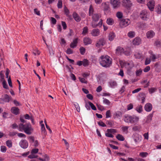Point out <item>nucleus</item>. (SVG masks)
I'll return each instance as SVG.
<instances>
[{
	"label": "nucleus",
	"mask_w": 161,
	"mask_h": 161,
	"mask_svg": "<svg viewBox=\"0 0 161 161\" xmlns=\"http://www.w3.org/2000/svg\"><path fill=\"white\" fill-rule=\"evenodd\" d=\"M100 64L105 67H109L112 64V59L107 55L101 56L99 59Z\"/></svg>",
	"instance_id": "nucleus-1"
},
{
	"label": "nucleus",
	"mask_w": 161,
	"mask_h": 161,
	"mask_svg": "<svg viewBox=\"0 0 161 161\" xmlns=\"http://www.w3.org/2000/svg\"><path fill=\"white\" fill-rule=\"evenodd\" d=\"M123 119L124 121L126 123L136 124L138 122L139 118L135 115H130L125 114L124 116Z\"/></svg>",
	"instance_id": "nucleus-2"
},
{
	"label": "nucleus",
	"mask_w": 161,
	"mask_h": 161,
	"mask_svg": "<svg viewBox=\"0 0 161 161\" xmlns=\"http://www.w3.org/2000/svg\"><path fill=\"white\" fill-rule=\"evenodd\" d=\"M18 129L19 131H24L25 133L28 135L31 134L33 131V129L30 124L24 125L20 123L19 125Z\"/></svg>",
	"instance_id": "nucleus-3"
},
{
	"label": "nucleus",
	"mask_w": 161,
	"mask_h": 161,
	"mask_svg": "<svg viewBox=\"0 0 161 161\" xmlns=\"http://www.w3.org/2000/svg\"><path fill=\"white\" fill-rule=\"evenodd\" d=\"M131 138L136 144H138L142 140V136L136 133L133 134Z\"/></svg>",
	"instance_id": "nucleus-4"
},
{
	"label": "nucleus",
	"mask_w": 161,
	"mask_h": 161,
	"mask_svg": "<svg viewBox=\"0 0 161 161\" xmlns=\"http://www.w3.org/2000/svg\"><path fill=\"white\" fill-rule=\"evenodd\" d=\"M110 2L113 8L114 9L119 8L121 4L120 0H110Z\"/></svg>",
	"instance_id": "nucleus-5"
},
{
	"label": "nucleus",
	"mask_w": 161,
	"mask_h": 161,
	"mask_svg": "<svg viewBox=\"0 0 161 161\" xmlns=\"http://www.w3.org/2000/svg\"><path fill=\"white\" fill-rule=\"evenodd\" d=\"M28 139L30 142L35 147H37L39 145L38 141L32 136H30L28 137Z\"/></svg>",
	"instance_id": "nucleus-6"
},
{
	"label": "nucleus",
	"mask_w": 161,
	"mask_h": 161,
	"mask_svg": "<svg viewBox=\"0 0 161 161\" xmlns=\"http://www.w3.org/2000/svg\"><path fill=\"white\" fill-rule=\"evenodd\" d=\"M130 23V20L128 19H122L119 23L121 27L124 28L128 26Z\"/></svg>",
	"instance_id": "nucleus-7"
},
{
	"label": "nucleus",
	"mask_w": 161,
	"mask_h": 161,
	"mask_svg": "<svg viewBox=\"0 0 161 161\" xmlns=\"http://www.w3.org/2000/svg\"><path fill=\"white\" fill-rule=\"evenodd\" d=\"M39 149L38 148L33 149L31 151V154L28 156V158L31 159L37 158L38 156L36 154L38 153Z\"/></svg>",
	"instance_id": "nucleus-8"
},
{
	"label": "nucleus",
	"mask_w": 161,
	"mask_h": 161,
	"mask_svg": "<svg viewBox=\"0 0 161 161\" xmlns=\"http://www.w3.org/2000/svg\"><path fill=\"white\" fill-rule=\"evenodd\" d=\"M19 146L23 149L27 148L28 146V143L25 140H21L19 143Z\"/></svg>",
	"instance_id": "nucleus-9"
},
{
	"label": "nucleus",
	"mask_w": 161,
	"mask_h": 161,
	"mask_svg": "<svg viewBox=\"0 0 161 161\" xmlns=\"http://www.w3.org/2000/svg\"><path fill=\"white\" fill-rule=\"evenodd\" d=\"M148 13L146 10H143L140 13V16L143 20H146L148 17Z\"/></svg>",
	"instance_id": "nucleus-10"
},
{
	"label": "nucleus",
	"mask_w": 161,
	"mask_h": 161,
	"mask_svg": "<svg viewBox=\"0 0 161 161\" xmlns=\"http://www.w3.org/2000/svg\"><path fill=\"white\" fill-rule=\"evenodd\" d=\"M123 5L125 7L129 8L132 6V3L130 0H122Z\"/></svg>",
	"instance_id": "nucleus-11"
},
{
	"label": "nucleus",
	"mask_w": 161,
	"mask_h": 161,
	"mask_svg": "<svg viewBox=\"0 0 161 161\" xmlns=\"http://www.w3.org/2000/svg\"><path fill=\"white\" fill-rule=\"evenodd\" d=\"M105 43V41L103 38L100 39L96 43V46L97 47H100L103 46Z\"/></svg>",
	"instance_id": "nucleus-12"
},
{
	"label": "nucleus",
	"mask_w": 161,
	"mask_h": 161,
	"mask_svg": "<svg viewBox=\"0 0 161 161\" xmlns=\"http://www.w3.org/2000/svg\"><path fill=\"white\" fill-rule=\"evenodd\" d=\"M12 99L11 96H9L7 94H4L2 96V97L0 99V100H3L5 102L8 103Z\"/></svg>",
	"instance_id": "nucleus-13"
},
{
	"label": "nucleus",
	"mask_w": 161,
	"mask_h": 161,
	"mask_svg": "<svg viewBox=\"0 0 161 161\" xmlns=\"http://www.w3.org/2000/svg\"><path fill=\"white\" fill-rule=\"evenodd\" d=\"M142 43L141 38L138 37L135 38L132 41V43L134 45H138Z\"/></svg>",
	"instance_id": "nucleus-14"
},
{
	"label": "nucleus",
	"mask_w": 161,
	"mask_h": 161,
	"mask_svg": "<svg viewBox=\"0 0 161 161\" xmlns=\"http://www.w3.org/2000/svg\"><path fill=\"white\" fill-rule=\"evenodd\" d=\"M147 5L151 11H153L155 6V2L153 0L150 1L147 4Z\"/></svg>",
	"instance_id": "nucleus-15"
},
{
	"label": "nucleus",
	"mask_w": 161,
	"mask_h": 161,
	"mask_svg": "<svg viewBox=\"0 0 161 161\" xmlns=\"http://www.w3.org/2000/svg\"><path fill=\"white\" fill-rule=\"evenodd\" d=\"M93 21H97L99 18L101 17V14L100 13H95L91 16Z\"/></svg>",
	"instance_id": "nucleus-16"
},
{
	"label": "nucleus",
	"mask_w": 161,
	"mask_h": 161,
	"mask_svg": "<svg viewBox=\"0 0 161 161\" xmlns=\"http://www.w3.org/2000/svg\"><path fill=\"white\" fill-rule=\"evenodd\" d=\"M155 35V33L152 30L148 31L146 33V36L147 38L151 39L154 37Z\"/></svg>",
	"instance_id": "nucleus-17"
},
{
	"label": "nucleus",
	"mask_w": 161,
	"mask_h": 161,
	"mask_svg": "<svg viewBox=\"0 0 161 161\" xmlns=\"http://www.w3.org/2000/svg\"><path fill=\"white\" fill-rule=\"evenodd\" d=\"M125 67L127 69L130 70L134 66V64L132 62H130L129 63H126L125 64Z\"/></svg>",
	"instance_id": "nucleus-18"
},
{
	"label": "nucleus",
	"mask_w": 161,
	"mask_h": 161,
	"mask_svg": "<svg viewBox=\"0 0 161 161\" xmlns=\"http://www.w3.org/2000/svg\"><path fill=\"white\" fill-rule=\"evenodd\" d=\"M152 104L150 103H147L144 106L145 110L148 112L151 111L152 110Z\"/></svg>",
	"instance_id": "nucleus-19"
},
{
	"label": "nucleus",
	"mask_w": 161,
	"mask_h": 161,
	"mask_svg": "<svg viewBox=\"0 0 161 161\" xmlns=\"http://www.w3.org/2000/svg\"><path fill=\"white\" fill-rule=\"evenodd\" d=\"M91 33L93 36H98L100 35V30L98 29H94L92 31Z\"/></svg>",
	"instance_id": "nucleus-20"
},
{
	"label": "nucleus",
	"mask_w": 161,
	"mask_h": 161,
	"mask_svg": "<svg viewBox=\"0 0 161 161\" xmlns=\"http://www.w3.org/2000/svg\"><path fill=\"white\" fill-rule=\"evenodd\" d=\"M109 86L110 87L114 88L117 86V83L115 81L111 80L108 82Z\"/></svg>",
	"instance_id": "nucleus-21"
},
{
	"label": "nucleus",
	"mask_w": 161,
	"mask_h": 161,
	"mask_svg": "<svg viewBox=\"0 0 161 161\" xmlns=\"http://www.w3.org/2000/svg\"><path fill=\"white\" fill-rule=\"evenodd\" d=\"M11 111L12 113L15 115L19 114V109L18 108L16 107H12L11 108Z\"/></svg>",
	"instance_id": "nucleus-22"
},
{
	"label": "nucleus",
	"mask_w": 161,
	"mask_h": 161,
	"mask_svg": "<svg viewBox=\"0 0 161 161\" xmlns=\"http://www.w3.org/2000/svg\"><path fill=\"white\" fill-rule=\"evenodd\" d=\"M124 52V49L121 47H118L116 50V53L117 54L120 55Z\"/></svg>",
	"instance_id": "nucleus-23"
},
{
	"label": "nucleus",
	"mask_w": 161,
	"mask_h": 161,
	"mask_svg": "<svg viewBox=\"0 0 161 161\" xmlns=\"http://www.w3.org/2000/svg\"><path fill=\"white\" fill-rule=\"evenodd\" d=\"M73 16L76 21L79 22L81 20L80 18L77 13H74L73 14Z\"/></svg>",
	"instance_id": "nucleus-24"
},
{
	"label": "nucleus",
	"mask_w": 161,
	"mask_h": 161,
	"mask_svg": "<svg viewBox=\"0 0 161 161\" xmlns=\"http://www.w3.org/2000/svg\"><path fill=\"white\" fill-rule=\"evenodd\" d=\"M115 37V34L113 32H110L108 35V39L110 41H112L113 40Z\"/></svg>",
	"instance_id": "nucleus-25"
},
{
	"label": "nucleus",
	"mask_w": 161,
	"mask_h": 161,
	"mask_svg": "<svg viewBox=\"0 0 161 161\" xmlns=\"http://www.w3.org/2000/svg\"><path fill=\"white\" fill-rule=\"evenodd\" d=\"M77 43V38L74 39L72 42L70 44V46L71 48H74L75 47Z\"/></svg>",
	"instance_id": "nucleus-26"
},
{
	"label": "nucleus",
	"mask_w": 161,
	"mask_h": 161,
	"mask_svg": "<svg viewBox=\"0 0 161 161\" xmlns=\"http://www.w3.org/2000/svg\"><path fill=\"white\" fill-rule=\"evenodd\" d=\"M84 42L85 45H87L91 43L92 40L89 38L86 37L84 39Z\"/></svg>",
	"instance_id": "nucleus-27"
},
{
	"label": "nucleus",
	"mask_w": 161,
	"mask_h": 161,
	"mask_svg": "<svg viewBox=\"0 0 161 161\" xmlns=\"http://www.w3.org/2000/svg\"><path fill=\"white\" fill-rule=\"evenodd\" d=\"M134 55L136 58L140 59L142 56V54L140 52H137L135 53Z\"/></svg>",
	"instance_id": "nucleus-28"
},
{
	"label": "nucleus",
	"mask_w": 161,
	"mask_h": 161,
	"mask_svg": "<svg viewBox=\"0 0 161 161\" xmlns=\"http://www.w3.org/2000/svg\"><path fill=\"white\" fill-rule=\"evenodd\" d=\"M103 4L104 5V9L105 12L108 10L109 8V2H107L103 3Z\"/></svg>",
	"instance_id": "nucleus-29"
},
{
	"label": "nucleus",
	"mask_w": 161,
	"mask_h": 161,
	"mask_svg": "<svg viewBox=\"0 0 161 161\" xmlns=\"http://www.w3.org/2000/svg\"><path fill=\"white\" fill-rule=\"evenodd\" d=\"M106 22L108 25H112L114 24V21L113 19L111 18H108L107 19Z\"/></svg>",
	"instance_id": "nucleus-30"
},
{
	"label": "nucleus",
	"mask_w": 161,
	"mask_h": 161,
	"mask_svg": "<svg viewBox=\"0 0 161 161\" xmlns=\"http://www.w3.org/2000/svg\"><path fill=\"white\" fill-rule=\"evenodd\" d=\"M127 36L130 38H133L135 36V33L133 31H130L127 33Z\"/></svg>",
	"instance_id": "nucleus-31"
},
{
	"label": "nucleus",
	"mask_w": 161,
	"mask_h": 161,
	"mask_svg": "<svg viewBox=\"0 0 161 161\" xmlns=\"http://www.w3.org/2000/svg\"><path fill=\"white\" fill-rule=\"evenodd\" d=\"M94 12V9L93 8V7L92 5H91L90 6L89 10V14L90 16H91L94 14H93Z\"/></svg>",
	"instance_id": "nucleus-32"
},
{
	"label": "nucleus",
	"mask_w": 161,
	"mask_h": 161,
	"mask_svg": "<svg viewBox=\"0 0 161 161\" xmlns=\"http://www.w3.org/2000/svg\"><path fill=\"white\" fill-rule=\"evenodd\" d=\"M128 126H123L121 127V129L123 132L127 133L128 132Z\"/></svg>",
	"instance_id": "nucleus-33"
},
{
	"label": "nucleus",
	"mask_w": 161,
	"mask_h": 161,
	"mask_svg": "<svg viewBox=\"0 0 161 161\" xmlns=\"http://www.w3.org/2000/svg\"><path fill=\"white\" fill-rule=\"evenodd\" d=\"M136 110L139 113H141L142 111V107L141 105L138 106L136 108Z\"/></svg>",
	"instance_id": "nucleus-34"
},
{
	"label": "nucleus",
	"mask_w": 161,
	"mask_h": 161,
	"mask_svg": "<svg viewBox=\"0 0 161 161\" xmlns=\"http://www.w3.org/2000/svg\"><path fill=\"white\" fill-rule=\"evenodd\" d=\"M117 139L120 141H123L125 140V138L123 136L120 134H118L116 136Z\"/></svg>",
	"instance_id": "nucleus-35"
},
{
	"label": "nucleus",
	"mask_w": 161,
	"mask_h": 161,
	"mask_svg": "<svg viewBox=\"0 0 161 161\" xmlns=\"http://www.w3.org/2000/svg\"><path fill=\"white\" fill-rule=\"evenodd\" d=\"M89 61L86 59H84L82 61V65L85 67L88 66L89 64Z\"/></svg>",
	"instance_id": "nucleus-36"
},
{
	"label": "nucleus",
	"mask_w": 161,
	"mask_h": 161,
	"mask_svg": "<svg viewBox=\"0 0 161 161\" xmlns=\"http://www.w3.org/2000/svg\"><path fill=\"white\" fill-rule=\"evenodd\" d=\"M156 11L158 14H161V5H159L156 7Z\"/></svg>",
	"instance_id": "nucleus-37"
},
{
	"label": "nucleus",
	"mask_w": 161,
	"mask_h": 161,
	"mask_svg": "<svg viewBox=\"0 0 161 161\" xmlns=\"http://www.w3.org/2000/svg\"><path fill=\"white\" fill-rule=\"evenodd\" d=\"M7 146L9 148H11L12 146V143L11 140H8L6 142Z\"/></svg>",
	"instance_id": "nucleus-38"
},
{
	"label": "nucleus",
	"mask_w": 161,
	"mask_h": 161,
	"mask_svg": "<svg viewBox=\"0 0 161 161\" xmlns=\"http://www.w3.org/2000/svg\"><path fill=\"white\" fill-rule=\"evenodd\" d=\"M43 121H41L40 122V124L41 125V130L42 132H45V127L44 125L43 124Z\"/></svg>",
	"instance_id": "nucleus-39"
},
{
	"label": "nucleus",
	"mask_w": 161,
	"mask_h": 161,
	"mask_svg": "<svg viewBox=\"0 0 161 161\" xmlns=\"http://www.w3.org/2000/svg\"><path fill=\"white\" fill-rule=\"evenodd\" d=\"M74 105L75 108L77 111L79 112L80 111V108L79 104L77 103H75Z\"/></svg>",
	"instance_id": "nucleus-40"
},
{
	"label": "nucleus",
	"mask_w": 161,
	"mask_h": 161,
	"mask_svg": "<svg viewBox=\"0 0 161 161\" xmlns=\"http://www.w3.org/2000/svg\"><path fill=\"white\" fill-rule=\"evenodd\" d=\"M103 103L108 105H110V102L108 100L104 98H103Z\"/></svg>",
	"instance_id": "nucleus-41"
},
{
	"label": "nucleus",
	"mask_w": 161,
	"mask_h": 161,
	"mask_svg": "<svg viewBox=\"0 0 161 161\" xmlns=\"http://www.w3.org/2000/svg\"><path fill=\"white\" fill-rule=\"evenodd\" d=\"M39 159L42 161H48L49 160V157L47 155H45L44 158H39Z\"/></svg>",
	"instance_id": "nucleus-42"
},
{
	"label": "nucleus",
	"mask_w": 161,
	"mask_h": 161,
	"mask_svg": "<svg viewBox=\"0 0 161 161\" xmlns=\"http://www.w3.org/2000/svg\"><path fill=\"white\" fill-rule=\"evenodd\" d=\"M142 69H139L137 70L136 72V76H139L142 73Z\"/></svg>",
	"instance_id": "nucleus-43"
},
{
	"label": "nucleus",
	"mask_w": 161,
	"mask_h": 161,
	"mask_svg": "<svg viewBox=\"0 0 161 161\" xmlns=\"http://www.w3.org/2000/svg\"><path fill=\"white\" fill-rule=\"evenodd\" d=\"M116 16L119 19H121L123 17V14L120 12H118L117 13Z\"/></svg>",
	"instance_id": "nucleus-44"
},
{
	"label": "nucleus",
	"mask_w": 161,
	"mask_h": 161,
	"mask_svg": "<svg viewBox=\"0 0 161 161\" xmlns=\"http://www.w3.org/2000/svg\"><path fill=\"white\" fill-rule=\"evenodd\" d=\"M106 118H108L111 117V113L110 110H108L106 111Z\"/></svg>",
	"instance_id": "nucleus-45"
},
{
	"label": "nucleus",
	"mask_w": 161,
	"mask_h": 161,
	"mask_svg": "<svg viewBox=\"0 0 161 161\" xmlns=\"http://www.w3.org/2000/svg\"><path fill=\"white\" fill-rule=\"evenodd\" d=\"M58 7V8H61L62 7V0H58L57 4Z\"/></svg>",
	"instance_id": "nucleus-46"
},
{
	"label": "nucleus",
	"mask_w": 161,
	"mask_h": 161,
	"mask_svg": "<svg viewBox=\"0 0 161 161\" xmlns=\"http://www.w3.org/2000/svg\"><path fill=\"white\" fill-rule=\"evenodd\" d=\"M1 151L3 153H5L7 150V148L4 146H2L0 147Z\"/></svg>",
	"instance_id": "nucleus-47"
},
{
	"label": "nucleus",
	"mask_w": 161,
	"mask_h": 161,
	"mask_svg": "<svg viewBox=\"0 0 161 161\" xmlns=\"http://www.w3.org/2000/svg\"><path fill=\"white\" fill-rule=\"evenodd\" d=\"M89 105L90 106V107L92 110H96L97 109L96 107L91 102H89Z\"/></svg>",
	"instance_id": "nucleus-48"
},
{
	"label": "nucleus",
	"mask_w": 161,
	"mask_h": 161,
	"mask_svg": "<svg viewBox=\"0 0 161 161\" xmlns=\"http://www.w3.org/2000/svg\"><path fill=\"white\" fill-rule=\"evenodd\" d=\"M125 86H123L119 90V93L122 94L125 91Z\"/></svg>",
	"instance_id": "nucleus-49"
},
{
	"label": "nucleus",
	"mask_w": 161,
	"mask_h": 161,
	"mask_svg": "<svg viewBox=\"0 0 161 161\" xmlns=\"http://www.w3.org/2000/svg\"><path fill=\"white\" fill-rule=\"evenodd\" d=\"M88 29L87 27H84L83 29V31L82 32V34L84 35H86L88 32Z\"/></svg>",
	"instance_id": "nucleus-50"
},
{
	"label": "nucleus",
	"mask_w": 161,
	"mask_h": 161,
	"mask_svg": "<svg viewBox=\"0 0 161 161\" xmlns=\"http://www.w3.org/2000/svg\"><path fill=\"white\" fill-rule=\"evenodd\" d=\"M147 154L148 153L147 152H142L140 153L139 155L141 157L144 158L146 157L147 156Z\"/></svg>",
	"instance_id": "nucleus-51"
},
{
	"label": "nucleus",
	"mask_w": 161,
	"mask_h": 161,
	"mask_svg": "<svg viewBox=\"0 0 161 161\" xmlns=\"http://www.w3.org/2000/svg\"><path fill=\"white\" fill-rule=\"evenodd\" d=\"M157 90V89L156 88L153 87L150 89L149 90V91L150 93L152 94L155 92Z\"/></svg>",
	"instance_id": "nucleus-52"
},
{
	"label": "nucleus",
	"mask_w": 161,
	"mask_h": 161,
	"mask_svg": "<svg viewBox=\"0 0 161 161\" xmlns=\"http://www.w3.org/2000/svg\"><path fill=\"white\" fill-rule=\"evenodd\" d=\"M33 54L35 55H38L40 54V52L36 48L35 50H34L33 51Z\"/></svg>",
	"instance_id": "nucleus-53"
},
{
	"label": "nucleus",
	"mask_w": 161,
	"mask_h": 161,
	"mask_svg": "<svg viewBox=\"0 0 161 161\" xmlns=\"http://www.w3.org/2000/svg\"><path fill=\"white\" fill-rule=\"evenodd\" d=\"M80 53L83 55L85 52V49L83 47H81L80 49Z\"/></svg>",
	"instance_id": "nucleus-54"
},
{
	"label": "nucleus",
	"mask_w": 161,
	"mask_h": 161,
	"mask_svg": "<svg viewBox=\"0 0 161 161\" xmlns=\"http://www.w3.org/2000/svg\"><path fill=\"white\" fill-rule=\"evenodd\" d=\"M107 132H109L112 133H115L116 132V130L114 129H108L107 130Z\"/></svg>",
	"instance_id": "nucleus-55"
},
{
	"label": "nucleus",
	"mask_w": 161,
	"mask_h": 161,
	"mask_svg": "<svg viewBox=\"0 0 161 161\" xmlns=\"http://www.w3.org/2000/svg\"><path fill=\"white\" fill-rule=\"evenodd\" d=\"M150 58L152 61H155V59L156 58L154 54H152L150 56Z\"/></svg>",
	"instance_id": "nucleus-56"
},
{
	"label": "nucleus",
	"mask_w": 161,
	"mask_h": 161,
	"mask_svg": "<svg viewBox=\"0 0 161 161\" xmlns=\"http://www.w3.org/2000/svg\"><path fill=\"white\" fill-rule=\"evenodd\" d=\"M66 53L68 54H70L73 53V50L70 48H68L66 51Z\"/></svg>",
	"instance_id": "nucleus-57"
},
{
	"label": "nucleus",
	"mask_w": 161,
	"mask_h": 161,
	"mask_svg": "<svg viewBox=\"0 0 161 161\" xmlns=\"http://www.w3.org/2000/svg\"><path fill=\"white\" fill-rule=\"evenodd\" d=\"M105 136L108 137L113 138L114 136L111 134V133L109 132H107V133H105Z\"/></svg>",
	"instance_id": "nucleus-58"
},
{
	"label": "nucleus",
	"mask_w": 161,
	"mask_h": 161,
	"mask_svg": "<svg viewBox=\"0 0 161 161\" xmlns=\"http://www.w3.org/2000/svg\"><path fill=\"white\" fill-rule=\"evenodd\" d=\"M79 79L80 80V81L81 82L84 83H86L87 81L84 78L79 77Z\"/></svg>",
	"instance_id": "nucleus-59"
},
{
	"label": "nucleus",
	"mask_w": 161,
	"mask_h": 161,
	"mask_svg": "<svg viewBox=\"0 0 161 161\" xmlns=\"http://www.w3.org/2000/svg\"><path fill=\"white\" fill-rule=\"evenodd\" d=\"M151 62V59L150 58H146L145 62V64L146 65H147L149 64Z\"/></svg>",
	"instance_id": "nucleus-60"
},
{
	"label": "nucleus",
	"mask_w": 161,
	"mask_h": 161,
	"mask_svg": "<svg viewBox=\"0 0 161 161\" xmlns=\"http://www.w3.org/2000/svg\"><path fill=\"white\" fill-rule=\"evenodd\" d=\"M61 24L62 26L63 27V28L64 30H65L67 28V25L66 23L64 21H62Z\"/></svg>",
	"instance_id": "nucleus-61"
},
{
	"label": "nucleus",
	"mask_w": 161,
	"mask_h": 161,
	"mask_svg": "<svg viewBox=\"0 0 161 161\" xmlns=\"http://www.w3.org/2000/svg\"><path fill=\"white\" fill-rule=\"evenodd\" d=\"M115 117L117 118H119L121 117L122 114L120 112H118L116 113L115 114Z\"/></svg>",
	"instance_id": "nucleus-62"
},
{
	"label": "nucleus",
	"mask_w": 161,
	"mask_h": 161,
	"mask_svg": "<svg viewBox=\"0 0 161 161\" xmlns=\"http://www.w3.org/2000/svg\"><path fill=\"white\" fill-rule=\"evenodd\" d=\"M150 69V67L149 66H148L146 67L143 70L144 72H147L149 71Z\"/></svg>",
	"instance_id": "nucleus-63"
},
{
	"label": "nucleus",
	"mask_w": 161,
	"mask_h": 161,
	"mask_svg": "<svg viewBox=\"0 0 161 161\" xmlns=\"http://www.w3.org/2000/svg\"><path fill=\"white\" fill-rule=\"evenodd\" d=\"M127 109L128 110H130L133 108V105L132 103H130L127 106Z\"/></svg>",
	"instance_id": "nucleus-64"
}]
</instances>
